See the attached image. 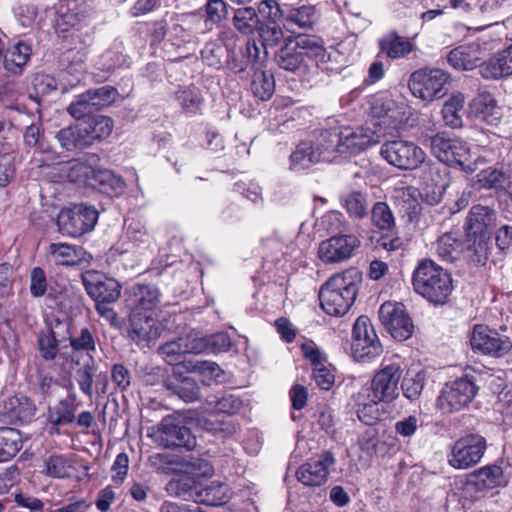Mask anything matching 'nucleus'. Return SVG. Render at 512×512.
<instances>
[{"mask_svg":"<svg viewBox=\"0 0 512 512\" xmlns=\"http://www.w3.org/2000/svg\"><path fill=\"white\" fill-rule=\"evenodd\" d=\"M261 21L256 9L252 6L235 9L232 17L233 27L245 36H250L257 32Z\"/></svg>","mask_w":512,"mask_h":512,"instance_id":"35","label":"nucleus"},{"mask_svg":"<svg viewBox=\"0 0 512 512\" xmlns=\"http://www.w3.org/2000/svg\"><path fill=\"white\" fill-rule=\"evenodd\" d=\"M401 376L402 370L398 364L387 365L374 375L370 387L364 388L359 394V399H362L363 403L357 414L362 422L371 425L376 421V414L366 419L367 411L373 408L372 403H390L398 397V383Z\"/></svg>","mask_w":512,"mask_h":512,"instance_id":"4","label":"nucleus"},{"mask_svg":"<svg viewBox=\"0 0 512 512\" xmlns=\"http://www.w3.org/2000/svg\"><path fill=\"white\" fill-rule=\"evenodd\" d=\"M49 282L46 273L41 267H34L30 272V294L34 298H40L47 293Z\"/></svg>","mask_w":512,"mask_h":512,"instance_id":"64","label":"nucleus"},{"mask_svg":"<svg viewBox=\"0 0 512 512\" xmlns=\"http://www.w3.org/2000/svg\"><path fill=\"white\" fill-rule=\"evenodd\" d=\"M226 496L225 487L218 482H211L209 485L200 484L196 503L211 506L221 505Z\"/></svg>","mask_w":512,"mask_h":512,"instance_id":"54","label":"nucleus"},{"mask_svg":"<svg viewBox=\"0 0 512 512\" xmlns=\"http://www.w3.org/2000/svg\"><path fill=\"white\" fill-rule=\"evenodd\" d=\"M503 482L504 475L500 466L496 464L483 466L467 475L463 494L465 498L476 501L486 490L498 487Z\"/></svg>","mask_w":512,"mask_h":512,"instance_id":"14","label":"nucleus"},{"mask_svg":"<svg viewBox=\"0 0 512 512\" xmlns=\"http://www.w3.org/2000/svg\"><path fill=\"white\" fill-rule=\"evenodd\" d=\"M359 246L360 240L354 234L336 235L319 244L318 255L324 263H340L351 258Z\"/></svg>","mask_w":512,"mask_h":512,"instance_id":"16","label":"nucleus"},{"mask_svg":"<svg viewBox=\"0 0 512 512\" xmlns=\"http://www.w3.org/2000/svg\"><path fill=\"white\" fill-rule=\"evenodd\" d=\"M362 274L355 268L333 275L320 288L319 300L322 309L331 316H342L356 300Z\"/></svg>","mask_w":512,"mask_h":512,"instance_id":"2","label":"nucleus"},{"mask_svg":"<svg viewBox=\"0 0 512 512\" xmlns=\"http://www.w3.org/2000/svg\"><path fill=\"white\" fill-rule=\"evenodd\" d=\"M489 237H468L466 235V246L463 248L465 260L474 266H484L490 254Z\"/></svg>","mask_w":512,"mask_h":512,"instance_id":"33","label":"nucleus"},{"mask_svg":"<svg viewBox=\"0 0 512 512\" xmlns=\"http://www.w3.org/2000/svg\"><path fill=\"white\" fill-rule=\"evenodd\" d=\"M127 336L139 347H149L160 336V324L157 314L130 312Z\"/></svg>","mask_w":512,"mask_h":512,"instance_id":"17","label":"nucleus"},{"mask_svg":"<svg viewBox=\"0 0 512 512\" xmlns=\"http://www.w3.org/2000/svg\"><path fill=\"white\" fill-rule=\"evenodd\" d=\"M448 63L457 70H472L481 65V49L478 44L461 45L451 50Z\"/></svg>","mask_w":512,"mask_h":512,"instance_id":"28","label":"nucleus"},{"mask_svg":"<svg viewBox=\"0 0 512 512\" xmlns=\"http://www.w3.org/2000/svg\"><path fill=\"white\" fill-rule=\"evenodd\" d=\"M176 98L187 113H196L203 101L200 93L196 89H184L176 93Z\"/></svg>","mask_w":512,"mask_h":512,"instance_id":"61","label":"nucleus"},{"mask_svg":"<svg viewBox=\"0 0 512 512\" xmlns=\"http://www.w3.org/2000/svg\"><path fill=\"white\" fill-rule=\"evenodd\" d=\"M44 473L53 478H65L69 476V466L65 457L54 455L44 461Z\"/></svg>","mask_w":512,"mask_h":512,"instance_id":"63","label":"nucleus"},{"mask_svg":"<svg viewBox=\"0 0 512 512\" xmlns=\"http://www.w3.org/2000/svg\"><path fill=\"white\" fill-rule=\"evenodd\" d=\"M23 446L19 430L11 427L0 428V462L14 457Z\"/></svg>","mask_w":512,"mask_h":512,"instance_id":"39","label":"nucleus"},{"mask_svg":"<svg viewBox=\"0 0 512 512\" xmlns=\"http://www.w3.org/2000/svg\"><path fill=\"white\" fill-rule=\"evenodd\" d=\"M371 223L380 231L393 232L396 229L395 217L386 202L378 201L373 205Z\"/></svg>","mask_w":512,"mask_h":512,"instance_id":"46","label":"nucleus"},{"mask_svg":"<svg viewBox=\"0 0 512 512\" xmlns=\"http://www.w3.org/2000/svg\"><path fill=\"white\" fill-rule=\"evenodd\" d=\"M473 350L493 357H501L512 349V341L484 325H476L471 335Z\"/></svg>","mask_w":512,"mask_h":512,"instance_id":"15","label":"nucleus"},{"mask_svg":"<svg viewBox=\"0 0 512 512\" xmlns=\"http://www.w3.org/2000/svg\"><path fill=\"white\" fill-rule=\"evenodd\" d=\"M86 129L89 145H93L96 140L108 137L112 131V120L109 117L96 114L82 121Z\"/></svg>","mask_w":512,"mask_h":512,"instance_id":"42","label":"nucleus"},{"mask_svg":"<svg viewBox=\"0 0 512 512\" xmlns=\"http://www.w3.org/2000/svg\"><path fill=\"white\" fill-rule=\"evenodd\" d=\"M448 172L442 164L429 162L423 169L422 179L424 184L448 187Z\"/></svg>","mask_w":512,"mask_h":512,"instance_id":"56","label":"nucleus"},{"mask_svg":"<svg viewBox=\"0 0 512 512\" xmlns=\"http://www.w3.org/2000/svg\"><path fill=\"white\" fill-rule=\"evenodd\" d=\"M496 219V212L483 205H474L466 218L465 230L468 237H489Z\"/></svg>","mask_w":512,"mask_h":512,"instance_id":"24","label":"nucleus"},{"mask_svg":"<svg viewBox=\"0 0 512 512\" xmlns=\"http://www.w3.org/2000/svg\"><path fill=\"white\" fill-rule=\"evenodd\" d=\"M98 370V366L95 363L94 358L89 355L88 360L76 371V382L79 389L89 399H92L94 395L93 384L94 379Z\"/></svg>","mask_w":512,"mask_h":512,"instance_id":"48","label":"nucleus"},{"mask_svg":"<svg viewBox=\"0 0 512 512\" xmlns=\"http://www.w3.org/2000/svg\"><path fill=\"white\" fill-rule=\"evenodd\" d=\"M412 283L418 294L435 305L445 304L453 290L451 273L431 259L417 264Z\"/></svg>","mask_w":512,"mask_h":512,"instance_id":"3","label":"nucleus"},{"mask_svg":"<svg viewBox=\"0 0 512 512\" xmlns=\"http://www.w3.org/2000/svg\"><path fill=\"white\" fill-rule=\"evenodd\" d=\"M88 97L89 94L84 92L78 95L67 107L68 113L75 118L77 122L84 121L97 114L96 108Z\"/></svg>","mask_w":512,"mask_h":512,"instance_id":"53","label":"nucleus"},{"mask_svg":"<svg viewBox=\"0 0 512 512\" xmlns=\"http://www.w3.org/2000/svg\"><path fill=\"white\" fill-rule=\"evenodd\" d=\"M49 252L56 265L75 266L82 260L84 250L76 245L52 243Z\"/></svg>","mask_w":512,"mask_h":512,"instance_id":"37","label":"nucleus"},{"mask_svg":"<svg viewBox=\"0 0 512 512\" xmlns=\"http://www.w3.org/2000/svg\"><path fill=\"white\" fill-rule=\"evenodd\" d=\"M424 388V376L417 373L414 376L406 375L401 384L403 395L410 401H414L419 398Z\"/></svg>","mask_w":512,"mask_h":512,"instance_id":"62","label":"nucleus"},{"mask_svg":"<svg viewBox=\"0 0 512 512\" xmlns=\"http://www.w3.org/2000/svg\"><path fill=\"white\" fill-rule=\"evenodd\" d=\"M2 57L3 67L7 72L15 75L21 74L24 66L30 60L31 47L20 41L8 48Z\"/></svg>","mask_w":512,"mask_h":512,"instance_id":"32","label":"nucleus"},{"mask_svg":"<svg viewBox=\"0 0 512 512\" xmlns=\"http://www.w3.org/2000/svg\"><path fill=\"white\" fill-rule=\"evenodd\" d=\"M257 34L264 48V55H268L267 47H275L284 39V31L278 22L266 23L262 20Z\"/></svg>","mask_w":512,"mask_h":512,"instance_id":"49","label":"nucleus"},{"mask_svg":"<svg viewBox=\"0 0 512 512\" xmlns=\"http://www.w3.org/2000/svg\"><path fill=\"white\" fill-rule=\"evenodd\" d=\"M83 284L87 294L96 301V304L114 303L121 293L120 283L100 274H87L83 276Z\"/></svg>","mask_w":512,"mask_h":512,"instance_id":"20","label":"nucleus"},{"mask_svg":"<svg viewBox=\"0 0 512 512\" xmlns=\"http://www.w3.org/2000/svg\"><path fill=\"white\" fill-rule=\"evenodd\" d=\"M314 145L310 141L301 142L290 155L291 168L294 170L307 169L319 162Z\"/></svg>","mask_w":512,"mask_h":512,"instance_id":"45","label":"nucleus"},{"mask_svg":"<svg viewBox=\"0 0 512 512\" xmlns=\"http://www.w3.org/2000/svg\"><path fill=\"white\" fill-rule=\"evenodd\" d=\"M379 48L390 59L406 57L413 50V44L400 36L396 31H391L379 40Z\"/></svg>","mask_w":512,"mask_h":512,"instance_id":"34","label":"nucleus"},{"mask_svg":"<svg viewBox=\"0 0 512 512\" xmlns=\"http://www.w3.org/2000/svg\"><path fill=\"white\" fill-rule=\"evenodd\" d=\"M282 0H261L257 3L256 11L261 20L266 23L279 22L285 19V9Z\"/></svg>","mask_w":512,"mask_h":512,"instance_id":"55","label":"nucleus"},{"mask_svg":"<svg viewBox=\"0 0 512 512\" xmlns=\"http://www.w3.org/2000/svg\"><path fill=\"white\" fill-rule=\"evenodd\" d=\"M313 145L316 155L319 154V162H331L335 153H343L342 137L337 129L321 131Z\"/></svg>","mask_w":512,"mask_h":512,"instance_id":"29","label":"nucleus"},{"mask_svg":"<svg viewBox=\"0 0 512 512\" xmlns=\"http://www.w3.org/2000/svg\"><path fill=\"white\" fill-rule=\"evenodd\" d=\"M305 56L314 60L322 70H334V67L328 65L331 54L325 49L323 41L306 34L285 38L284 44L275 53V62L279 68L296 73L305 67Z\"/></svg>","mask_w":512,"mask_h":512,"instance_id":"1","label":"nucleus"},{"mask_svg":"<svg viewBox=\"0 0 512 512\" xmlns=\"http://www.w3.org/2000/svg\"><path fill=\"white\" fill-rule=\"evenodd\" d=\"M5 410L11 418L27 422L34 416L36 406L27 397L13 396L5 402Z\"/></svg>","mask_w":512,"mask_h":512,"instance_id":"43","label":"nucleus"},{"mask_svg":"<svg viewBox=\"0 0 512 512\" xmlns=\"http://www.w3.org/2000/svg\"><path fill=\"white\" fill-rule=\"evenodd\" d=\"M464 101V95L457 93L452 95V97L444 103L441 113L446 125L452 128H457L462 125L460 111L463 110Z\"/></svg>","mask_w":512,"mask_h":512,"instance_id":"51","label":"nucleus"},{"mask_svg":"<svg viewBox=\"0 0 512 512\" xmlns=\"http://www.w3.org/2000/svg\"><path fill=\"white\" fill-rule=\"evenodd\" d=\"M487 444L480 434H467L458 439L448 455V463L455 469H468L479 463Z\"/></svg>","mask_w":512,"mask_h":512,"instance_id":"12","label":"nucleus"},{"mask_svg":"<svg viewBox=\"0 0 512 512\" xmlns=\"http://www.w3.org/2000/svg\"><path fill=\"white\" fill-rule=\"evenodd\" d=\"M128 304L134 313L157 314L160 308L161 293L152 284H135L129 290Z\"/></svg>","mask_w":512,"mask_h":512,"instance_id":"22","label":"nucleus"},{"mask_svg":"<svg viewBox=\"0 0 512 512\" xmlns=\"http://www.w3.org/2000/svg\"><path fill=\"white\" fill-rule=\"evenodd\" d=\"M449 80L450 75L442 69L422 68L410 75L408 87L414 96L433 101L446 95Z\"/></svg>","mask_w":512,"mask_h":512,"instance_id":"7","label":"nucleus"},{"mask_svg":"<svg viewBox=\"0 0 512 512\" xmlns=\"http://www.w3.org/2000/svg\"><path fill=\"white\" fill-rule=\"evenodd\" d=\"M340 133L344 153L357 154L376 143L374 136L362 128L355 131L346 129Z\"/></svg>","mask_w":512,"mask_h":512,"instance_id":"36","label":"nucleus"},{"mask_svg":"<svg viewBox=\"0 0 512 512\" xmlns=\"http://www.w3.org/2000/svg\"><path fill=\"white\" fill-rule=\"evenodd\" d=\"M380 155L391 165L401 170H414L425 161V152L412 141H386L380 148Z\"/></svg>","mask_w":512,"mask_h":512,"instance_id":"9","label":"nucleus"},{"mask_svg":"<svg viewBox=\"0 0 512 512\" xmlns=\"http://www.w3.org/2000/svg\"><path fill=\"white\" fill-rule=\"evenodd\" d=\"M479 74L486 80H501L512 76V44L481 62Z\"/></svg>","mask_w":512,"mask_h":512,"instance_id":"23","label":"nucleus"},{"mask_svg":"<svg viewBox=\"0 0 512 512\" xmlns=\"http://www.w3.org/2000/svg\"><path fill=\"white\" fill-rule=\"evenodd\" d=\"M352 356L357 361H365L379 356L383 347L379 342L370 319L360 316L354 323L352 330Z\"/></svg>","mask_w":512,"mask_h":512,"instance_id":"11","label":"nucleus"},{"mask_svg":"<svg viewBox=\"0 0 512 512\" xmlns=\"http://www.w3.org/2000/svg\"><path fill=\"white\" fill-rule=\"evenodd\" d=\"M227 52L228 48L223 47L221 44L208 42L201 50V57L208 66L219 69L224 64Z\"/></svg>","mask_w":512,"mask_h":512,"instance_id":"59","label":"nucleus"},{"mask_svg":"<svg viewBox=\"0 0 512 512\" xmlns=\"http://www.w3.org/2000/svg\"><path fill=\"white\" fill-rule=\"evenodd\" d=\"M205 33L202 17L198 13L176 16V21L169 29V34L183 43H198L200 36Z\"/></svg>","mask_w":512,"mask_h":512,"instance_id":"25","label":"nucleus"},{"mask_svg":"<svg viewBox=\"0 0 512 512\" xmlns=\"http://www.w3.org/2000/svg\"><path fill=\"white\" fill-rule=\"evenodd\" d=\"M211 405L217 413L232 415L241 409L242 400L231 393H224L215 401H211Z\"/></svg>","mask_w":512,"mask_h":512,"instance_id":"60","label":"nucleus"},{"mask_svg":"<svg viewBox=\"0 0 512 512\" xmlns=\"http://www.w3.org/2000/svg\"><path fill=\"white\" fill-rule=\"evenodd\" d=\"M38 349L43 359L52 361L58 353V341L51 329L42 330L38 334Z\"/></svg>","mask_w":512,"mask_h":512,"instance_id":"58","label":"nucleus"},{"mask_svg":"<svg viewBox=\"0 0 512 512\" xmlns=\"http://www.w3.org/2000/svg\"><path fill=\"white\" fill-rule=\"evenodd\" d=\"M86 93L89 94L88 98L92 101L97 112L103 107L111 105L119 96L118 90L108 85L96 89H89Z\"/></svg>","mask_w":512,"mask_h":512,"instance_id":"57","label":"nucleus"},{"mask_svg":"<svg viewBox=\"0 0 512 512\" xmlns=\"http://www.w3.org/2000/svg\"><path fill=\"white\" fill-rule=\"evenodd\" d=\"M435 252L443 261L453 263L463 252L462 242L454 233H445L437 239Z\"/></svg>","mask_w":512,"mask_h":512,"instance_id":"38","label":"nucleus"},{"mask_svg":"<svg viewBox=\"0 0 512 512\" xmlns=\"http://www.w3.org/2000/svg\"><path fill=\"white\" fill-rule=\"evenodd\" d=\"M479 189L502 191L512 198V169L488 167L475 176Z\"/></svg>","mask_w":512,"mask_h":512,"instance_id":"26","label":"nucleus"},{"mask_svg":"<svg viewBox=\"0 0 512 512\" xmlns=\"http://www.w3.org/2000/svg\"><path fill=\"white\" fill-rule=\"evenodd\" d=\"M47 418L53 426L71 424L76 419V407L68 400H60L53 409H49Z\"/></svg>","mask_w":512,"mask_h":512,"instance_id":"52","label":"nucleus"},{"mask_svg":"<svg viewBox=\"0 0 512 512\" xmlns=\"http://www.w3.org/2000/svg\"><path fill=\"white\" fill-rule=\"evenodd\" d=\"M159 439L166 448L192 450L196 446V437L191 430L170 416L165 417L159 426Z\"/></svg>","mask_w":512,"mask_h":512,"instance_id":"19","label":"nucleus"},{"mask_svg":"<svg viewBox=\"0 0 512 512\" xmlns=\"http://www.w3.org/2000/svg\"><path fill=\"white\" fill-rule=\"evenodd\" d=\"M186 371H180L179 374L172 372L164 381L165 388L173 395L179 397L185 403L197 401L200 398L201 388L197 381L185 376Z\"/></svg>","mask_w":512,"mask_h":512,"instance_id":"27","label":"nucleus"},{"mask_svg":"<svg viewBox=\"0 0 512 512\" xmlns=\"http://www.w3.org/2000/svg\"><path fill=\"white\" fill-rule=\"evenodd\" d=\"M98 216L94 206L83 203L62 208L57 218L58 230L62 235L80 237L94 229Z\"/></svg>","mask_w":512,"mask_h":512,"instance_id":"8","label":"nucleus"},{"mask_svg":"<svg viewBox=\"0 0 512 512\" xmlns=\"http://www.w3.org/2000/svg\"><path fill=\"white\" fill-rule=\"evenodd\" d=\"M378 316L382 325L395 340L405 341L413 334L414 324L402 303L390 301L383 303Z\"/></svg>","mask_w":512,"mask_h":512,"instance_id":"13","label":"nucleus"},{"mask_svg":"<svg viewBox=\"0 0 512 512\" xmlns=\"http://www.w3.org/2000/svg\"><path fill=\"white\" fill-rule=\"evenodd\" d=\"M275 81L272 74L256 69L251 82V91L259 99L266 101L272 97Z\"/></svg>","mask_w":512,"mask_h":512,"instance_id":"50","label":"nucleus"},{"mask_svg":"<svg viewBox=\"0 0 512 512\" xmlns=\"http://www.w3.org/2000/svg\"><path fill=\"white\" fill-rule=\"evenodd\" d=\"M341 201L350 217L363 219L368 215L367 194L361 191H351L342 196Z\"/></svg>","mask_w":512,"mask_h":512,"instance_id":"47","label":"nucleus"},{"mask_svg":"<svg viewBox=\"0 0 512 512\" xmlns=\"http://www.w3.org/2000/svg\"><path fill=\"white\" fill-rule=\"evenodd\" d=\"M478 390L475 377L465 374L445 384L437 398V406L443 413L458 412L472 402Z\"/></svg>","mask_w":512,"mask_h":512,"instance_id":"6","label":"nucleus"},{"mask_svg":"<svg viewBox=\"0 0 512 512\" xmlns=\"http://www.w3.org/2000/svg\"><path fill=\"white\" fill-rule=\"evenodd\" d=\"M158 353L167 364L172 366V372L176 374L186 371V363L192 362V359L185 358L187 352L180 337L161 345Z\"/></svg>","mask_w":512,"mask_h":512,"instance_id":"31","label":"nucleus"},{"mask_svg":"<svg viewBox=\"0 0 512 512\" xmlns=\"http://www.w3.org/2000/svg\"><path fill=\"white\" fill-rule=\"evenodd\" d=\"M473 108L478 117L490 124H493L500 119L497 101L489 92L478 94L473 101Z\"/></svg>","mask_w":512,"mask_h":512,"instance_id":"44","label":"nucleus"},{"mask_svg":"<svg viewBox=\"0 0 512 512\" xmlns=\"http://www.w3.org/2000/svg\"><path fill=\"white\" fill-rule=\"evenodd\" d=\"M431 153L442 163L459 165L466 173H473L476 161L470 159L469 148L466 143L446 132H439L429 138Z\"/></svg>","mask_w":512,"mask_h":512,"instance_id":"5","label":"nucleus"},{"mask_svg":"<svg viewBox=\"0 0 512 512\" xmlns=\"http://www.w3.org/2000/svg\"><path fill=\"white\" fill-rule=\"evenodd\" d=\"M228 16V4L224 0H207L204 5L203 30L207 33L225 20Z\"/></svg>","mask_w":512,"mask_h":512,"instance_id":"41","label":"nucleus"},{"mask_svg":"<svg viewBox=\"0 0 512 512\" xmlns=\"http://www.w3.org/2000/svg\"><path fill=\"white\" fill-rule=\"evenodd\" d=\"M335 463L336 460L333 453L329 450L323 451L316 458L302 464L296 472V477L305 486H321L327 482L329 469Z\"/></svg>","mask_w":512,"mask_h":512,"instance_id":"18","label":"nucleus"},{"mask_svg":"<svg viewBox=\"0 0 512 512\" xmlns=\"http://www.w3.org/2000/svg\"><path fill=\"white\" fill-rule=\"evenodd\" d=\"M316 9L312 5L291 7L285 10V25L288 27L311 28L316 22Z\"/></svg>","mask_w":512,"mask_h":512,"instance_id":"40","label":"nucleus"},{"mask_svg":"<svg viewBox=\"0 0 512 512\" xmlns=\"http://www.w3.org/2000/svg\"><path fill=\"white\" fill-rule=\"evenodd\" d=\"M85 132L86 129L81 121L74 125L62 128L56 133L55 138L61 148L66 151L84 149L90 146Z\"/></svg>","mask_w":512,"mask_h":512,"instance_id":"30","label":"nucleus"},{"mask_svg":"<svg viewBox=\"0 0 512 512\" xmlns=\"http://www.w3.org/2000/svg\"><path fill=\"white\" fill-rule=\"evenodd\" d=\"M81 172L87 179L89 185L108 196L118 195L124 191V181L113 172L106 169H90L83 164L72 167L73 172Z\"/></svg>","mask_w":512,"mask_h":512,"instance_id":"21","label":"nucleus"},{"mask_svg":"<svg viewBox=\"0 0 512 512\" xmlns=\"http://www.w3.org/2000/svg\"><path fill=\"white\" fill-rule=\"evenodd\" d=\"M187 464L190 467L188 473L169 481L166 490L170 495L196 503L201 484L196 477L209 476L212 474L213 469L206 460L200 458L191 457V460Z\"/></svg>","mask_w":512,"mask_h":512,"instance_id":"10","label":"nucleus"}]
</instances>
